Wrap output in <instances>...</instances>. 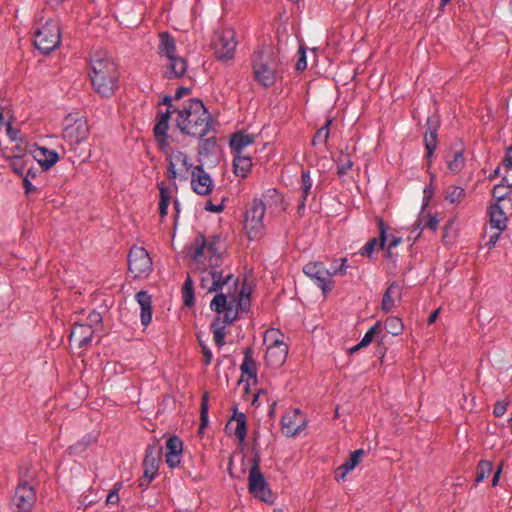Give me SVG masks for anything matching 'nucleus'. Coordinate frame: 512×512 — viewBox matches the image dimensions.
Wrapping results in <instances>:
<instances>
[{"label": "nucleus", "mask_w": 512, "mask_h": 512, "mask_svg": "<svg viewBox=\"0 0 512 512\" xmlns=\"http://www.w3.org/2000/svg\"><path fill=\"white\" fill-rule=\"evenodd\" d=\"M219 238L207 242L203 235L196 236L192 258L201 269V284L208 291H219L210 303L211 310L224 313L222 323L217 317L211 324L213 340L221 348L225 345V328L232 324L239 312H247L250 306L249 292H238V279L221 268L223 258L219 251Z\"/></svg>", "instance_id": "f257e3e1"}, {"label": "nucleus", "mask_w": 512, "mask_h": 512, "mask_svg": "<svg viewBox=\"0 0 512 512\" xmlns=\"http://www.w3.org/2000/svg\"><path fill=\"white\" fill-rule=\"evenodd\" d=\"M174 122L181 133L196 137H205L212 125L209 112L198 98H191L177 108H173Z\"/></svg>", "instance_id": "f03ea898"}, {"label": "nucleus", "mask_w": 512, "mask_h": 512, "mask_svg": "<svg viewBox=\"0 0 512 512\" xmlns=\"http://www.w3.org/2000/svg\"><path fill=\"white\" fill-rule=\"evenodd\" d=\"M89 77L93 90L101 97L113 96L118 88V69L106 52L98 51L90 56Z\"/></svg>", "instance_id": "7ed1b4c3"}, {"label": "nucleus", "mask_w": 512, "mask_h": 512, "mask_svg": "<svg viewBox=\"0 0 512 512\" xmlns=\"http://www.w3.org/2000/svg\"><path fill=\"white\" fill-rule=\"evenodd\" d=\"M282 197L276 189H268L261 199H254L246 209L244 217V230L250 240H260L266 232L264 215L267 208L273 203L281 202Z\"/></svg>", "instance_id": "20e7f679"}, {"label": "nucleus", "mask_w": 512, "mask_h": 512, "mask_svg": "<svg viewBox=\"0 0 512 512\" xmlns=\"http://www.w3.org/2000/svg\"><path fill=\"white\" fill-rule=\"evenodd\" d=\"M251 62L255 81L263 87L274 85L278 63L273 50L266 47L255 51Z\"/></svg>", "instance_id": "39448f33"}, {"label": "nucleus", "mask_w": 512, "mask_h": 512, "mask_svg": "<svg viewBox=\"0 0 512 512\" xmlns=\"http://www.w3.org/2000/svg\"><path fill=\"white\" fill-rule=\"evenodd\" d=\"M158 51L160 56L167 60L163 71L166 79L172 80L184 76L187 71V62L183 57L176 55L175 40L166 32L159 34Z\"/></svg>", "instance_id": "423d86ee"}, {"label": "nucleus", "mask_w": 512, "mask_h": 512, "mask_svg": "<svg viewBox=\"0 0 512 512\" xmlns=\"http://www.w3.org/2000/svg\"><path fill=\"white\" fill-rule=\"evenodd\" d=\"M161 152L165 155V159L168 162L167 178L171 181L176 179L187 181L195 167L192 158L186 153L170 146L161 150Z\"/></svg>", "instance_id": "0eeeda50"}, {"label": "nucleus", "mask_w": 512, "mask_h": 512, "mask_svg": "<svg viewBox=\"0 0 512 512\" xmlns=\"http://www.w3.org/2000/svg\"><path fill=\"white\" fill-rule=\"evenodd\" d=\"M60 40V27L56 20L49 19L35 30V47L44 54H47L57 48L60 44Z\"/></svg>", "instance_id": "6e6552de"}, {"label": "nucleus", "mask_w": 512, "mask_h": 512, "mask_svg": "<svg viewBox=\"0 0 512 512\" xmlns=\"http://www.w3.org/2000/svg\"><path fill=\"white\" fill-rule=\"evenodd\" d=\"M280 332L277 329H269L265 332L264 341L270 344L266 351V363L272 367L281 366L287 358L288 346L279 339Z\"/></svg>", "instance_id": "1a4fd4ad"}, {"label": "nucleus", "mask_w": 512, "mask_h": 512, "mask_svg": "<svg viewBox=\"0 0 512 512\" xmlns=\"http://www.w3.org/2000/svg\"><path fill=\"white\" fill-rule=\"evenodd\" d=\"M63 139L71 148L85 141L89 135L88 122L84 117L69 115L64 120Z\"/></svg>", "instance_id": "9d476101"}, {"label": "nucleus", "mask_w": 512, "mask_h": 512, "mask_svg": "<svg viewBox=\"0 0 512 512\" xmlns=\"http://www.w3.org/2000/svg\"><path fill=\"white\" fill-rule=\"evenodd\" d=\"M128 267L134 278H146L152 272V259L148 251L140 246H133L128 257Z\"/></svg>", "instance_id": "9b49d317"}, {"label": "nucleus", "mask_w": 512, "mask_h": 512, "mask_svg": "<svg viewBox=\"0 0 512 512\" xmlns=\"http://www.w3.org/2000/svg\"><path fill=\"white\" fill-rule=\"evenodd\" d=\"M248 490L255 498L266 502H273V494L269 485L260 471L259 463L255 461L249 470Z\"/></svg>", "instance_id": "f8f14e48"}, {"label": "nucleus", "mask_w": 512, "mask_h": 512, "mask_svg": "<svg viewBox=\"0 0 512 512\" xmlns=\"http://www.w3.org/2000/svg\"><path fill=\"white\" fill-rule=\"evenodd\" d=\"M236 33L231 28H225L216 34L212 47L215 57L219 61H228L234 58L237 42Z\"/></svg>", "instance_id": "ddd939ff"}, {"label": "nucleus", "mask_w": 512, "mask_h": 512, "mask_svg": "<svg viewBox=\"0 0 512 512\" xmlns=\"http://www.w3.org/2000/svg\"><path fill=\"white\" fill-rule=\"evenodd\" d=\"M303 272L314 281L324 295L330 292L335 285V281L330 276V270L322 262H308L303 267Z\"/></svg>", "instance_id": "4468645a"}, {"label": "nucleus", "mask_w": 512, "mask_h": 512, "mask_svg": "<svg viewBox=\"0 0 512 512\" xmlns=\"http://www.w3.org/2000/svg\"><path fill=\"white\" fill-rule=\"evenodd\" d=\"M36 502L34 487L27 481H20L12 497L14 512H29Z\"/></svg>", "instance_id": "2eb2a0df"}, {"label": "nucleus", "mask_w": 512, "mask_h": 512, "mask_svg": "<svg viewBox=\"0 0 512 512\" xmlns=\"http://www.w3.org/2000/svg\"><path fill=\"white\" fill-rule=\"evenodd\" d=\"M281 432L286 437H295L307 426L306 415L298 408L287 410L281 418Z\"/></svg>", "instance_id": "dca6fc26"}, {"label": "nucleus", "mask_w": 512, "mask_h": 512, "mask_svg": "<svg viewBox=\"0 0 512 512\" xmlns=\"http://www.w3.org/2000/svg\"><path fill=\"white\" fill-rule=\"evenodd\" d=\"M172 106L167 108L166 112H160L157 116V122L154 126V135L160 150H163L169 147L168 142V128H169V119L172 117L174 119V112L171 110Z\"/></svg>", "instance_id": "f3484780"}, {"label": "nucleus", "mask_w": 512, "mask_h": 512, "mask_svg": "<svg viewBox=\"0 0 512 512\" xmlns=\"http://www.w3.org/2000/svg\"><path fill=\"white\" fill-rule=\"evenodd\" d=\"M191 186L195 193L207 195L213 189V181L202 166H195L191 172Z\"/></svg>", "instance_id": "a211bd4d"}, {"label": "nucleus", "mask_w": 512, "mask_h": 512, "mask_svg": "<svg viewBox=\"0 0 512 512\" xmlns=\"http://www.w3.org/2000/svg\"><path fill=\"white\" fill-rule=\"evenodd\" d=\"M183 442L178 436H171L166 441V463L170 468L180 465L182 459Z\"/></svg>", "instance_id": "6ab92c4d"}, {"label": "nucleus", "mask_w": 512, "mask_h": 512, "mask_svg": "<svg viewBox=\"0 0 512 512\" xmlns=\"http://www.w3.org/2000/svg\"><path fill=\"white\" fill-rule=\"evenodd\" d=\"M94 330L91 325L75 323L70 333V341L79 347H85L93 338Z\"/></svg>", "instance_id": "aec40b11"}, {"label": "nucleus", "mask_w": 512, "mask_h": 512, "mask_svg": "<svg viewBox=\"0 0 512 512\" xmlns=\"http://www.w3.org/2000/svg\"><path fill=\"white\" fill-rule=\"evenodd\" d=\"M140 306V320L143 326H148L152 321V300L147 291L141 290L135 295Z\"/></svg>", "instance_id": "412c9836"}, {"label": "nucleus", "mask_w": 512, "mask_h": 512, "mask_svg": "<svg viewBox=\"0 0 512 512\" xmlns=\"http://www.w3.org/2000/svg\"><path fill=\"white\" fill-rule=\"evenodd\" d=\"M33 157L45 170L51 168L59 160L58 153L55 150L40 146L33 150Z\"/></svg>", "instance_id": "4be33fe9"}, {"label": "nucleus", "mask_w": 512, "mask_h": 512, "mask_svg": "<svg viewBox=\"0 0 512 512\" xmlns=\"http://www.w3.org/2000/svg\"><path fill=\"white\" fill-rule=\"evenodd\" d=\"M255 142V136L245 133H235L230 139V149L233 155L246 154L245 149Z\"/></svg>", "instance_id": "5701e85b"}, {"label": "nucleus", "mask_w": 512, "mask_h": 512, "mask_svg": "<svg viewBox=\"0 0 512 512\" xmlns=\"http://www.w3.org/2000/svg\"><path fill=\"white\" fill-rule=\"evenodd\" d=\"M364 454L365 451L363 449H358L352 452L350 457L337 468L335 473L336 480H344L346 475L360 463Z\"/></svg>", "instance_id": "b1692460"}, {"label": "nucleus", "mask_w": 512, "mask_h": 512, "mask_svg": "<svg viewBox=\"0 0 512 512\" xmlns=\"http://www.w3.org/2000/svg\"><path fill=\"white\" fill-rule=\"evenodd\" d=\"M401 299V290L400 287L396 283H392L389 285V287L386 289L381 303V308L384 312L388 313L392 311L396 304Z\"/></svg>", "instance_id": "393cba45"}, {"label": "nucleus", "mask_w": 512, "mask_h": 512, "mask_svg": "<svg viewBox=\"0 0 512 512\" xmlns=\"http://www.w3.org/2000/svg\"><path fill=\"white\" fill-rule=\"evenodd\" d=\"M488 214L492 228L502 231L507 227V217L498 202L489 206Z\"/></svg>", "instance_id": "a878e982"}, {"label": "nucleus", "mask_w": 512, "mask_h": 512, "mask_svg": "<svg viewBox=\"0 0 512 512\" xmlns=\"http://www.w3.org/2000/svg\"><path fill=\"white\" fill-rule=\"evenodd\" d=\"M464 149L462 147L449 152L445 156V162L450 172L458 174L465 166Z\"/></svg>", "instance_id": "bb28decb"}, {"label": "nucleus", "mask_w": 512, "mask_h": 512, "mask_svg": "<svg viewBox=\"0 0 512 512\" xmlns=\"http://www.w3.org/2000/svg\"><path fill=\"white\" fill-rule=\"evenodd\" d=\"M226 429L233 430V434L240 443L246 438V417L243 413L235 414L228 422Z\"/></svg>", "instance_id": "cd10ccee"}, {"label": "nucleus", "mask_w": 512, "mask_h": 512, "mask_svg": "<svg viewBox=\"0 0 512 512\" xmlns=\"http://www.w3.org/2000/svg\"><path fill=\"white\" fill-rule=\"evenodd\" d=\"M234 173L238 177H246L252 167V158L249 154L233 155Z\"/></svg>", "instance_id": "c85d7f7f"}, {"label": "nucleus", "mask_w": 512, "mask_h": 512, "mask_svg": "<svg viewBox=\"0 0 512 512\" xmlns=\"http://www.w3.org/2000/svg\"><path fill=\"white\" fill-rule=\"evenodd\" d=\"M144 474L155 477L159 468V458L154 454V447L146 449L143 461Z\"/></svg>", "instance_id": "c756f323"}, {"label": "nucleus", "mask_w": 512, "mask_h": 512, "mask_svg": "<svg viewBox=\"0 0 512 512\" xmlns=\"http://www.w3.org/2000/svg\"><path fill=\"white\" fill-rule=\"evenodd\" d=\"M313 186V181L310 177L309 171H303L301 175V200L298 205V212H301L305 209V202L308 198V196L311 193V188Z\"/></svg>", "instance_id": "7c9ffc66"}, {"label": "nucleus", "mask_w": 512, "mask_h": 512, "mask_svg": "<svg viewBox=\"0 0 512 512\" xmlns=\"http://www.w3.org/2000/svg\"><path fill=\"white\" fill-rule=\"evenodd\" d=\"M240 369L243 374L247 375L249 378H255L257 373L256 362L252 358V350L251 348H246L244 351V359L240 366Z\"/></svg>", "instance_id": "2f4dec72"}, {"label": "nucleus", "mask_w": 512, "mask_h": 512, "mask_svg": "<svg viewBox=\"0 0 512 512\" xmlns=\"http://www.w3.org/2000/svg\"><path fill=\"white\" fill-rule=\"evenodd\" d=\"M337 174L344 177L353 167L352 157L348 152L341 151L336 160Z\"/></svg>", "instance_id": "473e14b6"}, {"label": "nucleus", "mask_w": 512, "mask_h": 512, "mask_svg": "<svg viewBox=\"0 0 512 512\" xmlns=\"http://www.w3.org/2000/svg\"><path fill=\"white\" fill-rule=\"evenodd\" d=\"M381 329H382L381 323L377 322L365 333V335L363 336V338L357 345L350 348V353H355L358 350H360L361 348L368 346L373 341L376 334L380 333Z\"/></svg>", "instance_id": "72a5a7b5"}, {"label": "nucleus", "mask_w": 512, "mask_h": 512, "mask_svg": "<svg viewBox=\"0 0 512 512\" xmlns=\"http://www.w3.org/2000/svg\"><path fill=\"white\" fill-rule=\"evenodd\" d=\"M158 188L160 191L159 213L160 216L163 218L167 215L168 212V207L171 199V192L167 187H165L163 182L158 184Z\"/></svg>", "instance_id": "f704fd0d"}, {"label": "nucleus", "mask_w": 512, "mask_h": 512, "mask_svg": "<svg viewBox=\"0 0 512 512\" xmlns=\"http://www.w3.org/2000/svg\"><path fill=\"white\" fill-rule=\"evenodd\" d=\"M182 298L186 306L190 307L194 304V288L191 277H187L182 287Z\"/></svg>", "instance_id": "c9c22d12"}, {"label": "nucleus", "mask_w": 512, "mask_h": 512, "mask_svg": "<svg viewBox=\"0 0 512 512\" xmlns=\"http://www.w3.org/2000/svg\"><path fill=\"white\" fill-rule=\"evenodd\" d=\"M426 158L430 159L437 148V132L436 130H429L424 137Z\"/></svg>", "instance_id": "e433bc0d"}, {"label": "nucleus", "mask_w": 512, "mask_h": 512, "mask_svg": "<svg viewBox=\"0 0 512 512\" xmlns=\"http://www.w3.org/2000/svg\"><path fill=\"white\" fill-rule=\"evenodd\" d=\"M403 328H404L403 323H402L401 319L398 317L391 316V317H388L385 321L386 331L394 336L400 335L403 331Z\"/></svg>", "instance_id": "4c0bfd02"}, {"label": "nucleus", "mask_w": 512, "mask_h": 512, "mask_svg": "<svg viewBox=\"0 0 512 512\" xmlns=\"http://www.w3.org/2000/svg\"><path fill=\"white\" fill-rule=\"evenodd\" d=\"M332 123V119H328L324 126H322L320 129L317 130L314 138H313V145L317 144H326L329 135H330V125Z\"/></svg>", "instance_id": "58836bf2"}, {"label": "nucleus", "mask_w": 512, "mask_h": 512, "mask_svg": "<svg viewBox=\"0 0 512 512\" xmlns=\"http://www.w3.org/2000/svg\"><path fill=\"white\" fill-rule=\"evenodd\" d=\"M512 187V183L509 182L507 177L503 178V183L496 185L493 190L492 194L493 197L496 198L498 201L503 200L506 195L508 194L509 188Z\"/></svg>", "instance_id": "ea45409f"}, {"label": "nucleus", "mask_w": 512, "mask_h": 512, "mask_svg": "<svg viewBox=\"0 0 512 512\" xmlns=\"http://www.w3.org/2000/svg\"><path fill=\"white\" fill-rule=\"evenodd\" d=\"M348 260L347 258H341L339 260H334L330 270L331 278L336 275H345L348 268Z\"/></svg>", "instance_id": "a19ab883"}, {"label": "nucleus", "mask_w": 512, "mask_h": 512, "mask_svg": "<svg viewBox=\"0 0 512 512\" xmlns=\"http://www.w3.org/2000/svg\"><path fill=\"white\" fill-rule=\"evenodd\" d=\"M465 196V190L460 186H452L448 189L446 194V200L450 203H458Z\"/></svg>", "instance_id": "79ce46f5"}, {"label": "nucleus", "mask_w": 512, "mask_h": 512, "mask_svg": "<svg viewBox=\"0 0 512 512\" xmlns=\"http://www.w3.org/2000/svg\"><path fill=\"white\" fill-rule=\"evenodd\" d=\"M492 471V465L488 461H480L477 467V473L475 477V482L480 483L482 482L486 477L490 475Z\"/></svg>", "instance_id": "37998d69"}, {"label": "nucleus", "mask_w": 512, "mask_h": 512, "mask_svg": "<svg viewBox=\"0 0 512 512\" xmlns=\"http://www.w3.org/2000/svg\"><path fill=\"white\" fill-rule=\"evenodd\" d=\"M439 220L436 216H422L419 219V223L417 225L418 228L421 227V229H429L433 232H435L438 229Z\"/></svg>", "instance_id": "c03bdc74"}, {"label": "nucleus", "mask_w": 512, "mask_h": 512, "mask_svg": "<svg viewBox=\"0 0 512 512\" xmlns=\"http://www.w3.org/2000/svg\"><path fill=\"white\" fill-rule=\"evenodd\" d=\"M122 487V483L117 482L114 484L113 489L108 493L106 498L107 505H116L120 501L119 491Z\"/></svg>", "instance_id": "a18cd8bd"}, {"label": "nucleus", "mask_w": 512, "mask_h": 512, "mask_svg": "<svg viewBox=\"0 0 512 512\" xmlns=\"http://www.w3.org/2000/svg\"><path fill=\"white\" fill-rule=\"evenodd\" d=\"M25 166V161L20 157L13 158L9 163V167L12 169V171L19 176L24 175Z\"/></svg>", "instance_id": "49530a36"}, {"label": "nucleus", "mask_w": 512, "mask_h": 512, "mask_svg": "<svg viewBox=\"0 0 512 512\" xmlns=\"http://www.w3.org/2000/svg\"><path fill=\"white\" fill-rule=\"evenodd\" d=\"M201 428H204L208 423V394L205 393L201 400Z\"/></svg>", "instance_id": "de8ad7c7"}, {"label": "nucleus", "mask_w": 512, "mask_h": 512, "mask_svg": "<svg viewBox=\"0 0 512 512\" xmlns=\"http://www.w3.org/2000/svg\"><path fill=\"white\" fill-rule=\"evenodd\" d=\"M307 68L306 50L304 47H300L298 50V60L296 63L297 71H304Z\"/></svg>", "instance_id": "09e8293b"}, {"label": "nucleus", "mask_w": 512, "mask_h": 512, "mask_svg": "<svg viewBox=\"0 0 512 512\" xmlns=\"http://www.w3.org/2000/svg\"><path fill=\"white\" fill-rule=\"evenodd\" d=\"M378 244V240L376 238L370 239L362 248L361 254L371 257L373 254L375 247Z\"/></svg>", "instance_id": "8fccbe9b"}, {"label": "nucleus", "mask_w": 512, "mask_h": 512, "mask_svg": "<svg viewBox=\"0 0 512 512\" xmlns=\"http://www.w3.org/2000/svg\"><path fill=\"white\" fill-rule=\"evenodd\" d=\"M378 227H379V245L382 249H384L386 240H387V234H386V228L384 225V222L382 219H378Z\"/></svg>", "instance_id": "3c124183"}, {"label": "nucleus", "mask_w": 512, "mask_h": 512, "mask_svg": "<svg viewBox=\"0 0 512 512\" xmlns=\"http://www.w3.org/2000/svg\"><path fill=\"white\" fill-rule=\"evenodd\" d=\"M507 402L506 401H497L493 408V414L496 417H501L505 414L507 410Z\"/></svg>", "instance_id": "603ef678"}, {"label": "nucleus", "mask_w": 512, "mask_h": 512, "mask_svg": "<svg viewBox=\"0 0 512 512\" xmlns=\"http://www.w3.org/2000/svg\"><path fill=\"white\" fill-rule=\"evenodd\" d=\"M87 323H85L86 325H91V327L93 328V325L95 324H99L101 321H102V316L99 312L97 311H92L89 313L88 317H87Z\"/></svg>", "instance_id": "864d4df0"}, {"label": "nucleus", "mask_w": 512, "mask_h": 512, "mask_svg": "<svg viewBox=\"0 0 512 512\" xmlns=\"http://www.w3.org/2000/svg\"><path fill=\"white\" fill-rule=\"evenodd\" d=\"M402 242V238L398 236H391V239L387 245V256L392 257L391 250L397 247Z\"/></svg>", "instance_id": "5fc2aeb1"}, {"label": "nucleus", "mask_w": 512, "mask_h": 512, "mask_svg": "<svg viewBox=\"0 0 512 512\" xmlns=\"http://www.w3.org/2000/svg\"><path fill=\"white\" fill-rule=\"evenodd\" d=\"M201 351L204 357L203 362L206 366H208L212 361L213 354L207 345H202Z\"/></svg>", "instance_id": "6e6d98bb"}, {"label": "nucleus", "mask_w": 512, "mask_h": 512, "mask_svg": "<svg viewBox=\"0 0 512 512\" xmlns=\"http://www.w3.org/2000/svg\"><path fill=\"white\" fill-rule=\"evenodd\" d=\"M6 132L12 141H16L18 139L19 131L17 129H14L10 122L6 123Z\"/></svg>", "instance_id": "4d7b16f0"}, {"label": "nucleus", "mask_w": 512, "mask_h": 512, "mask_svg": "<svg viewBox=\"0 0 512 512\" xmlns=\"http://www.w3.org/2000/svg\"><path fill=\"white\" fill-rule=\"evenodd\" d=\"M503 164L506 168H512V146L507 148Z\"/></svg>", "instance_id": "13d9d810"}, {"label": "nucleus", "mask_w": 512, "mask_h": 512, "mask_svg": "<svg viewBox=\"0 0 512 512\" xmlns=\"http://www.w3.org/2000/svg\"><path fill=\"white\" fill-rule=\"evenodd\" d=\"M23 187L26 195L36 191V187L31 183V180L27 179V177H23Z\"/></svg>", "instance_id": "bf43d9fd"}, {"label": "nucleus", "mask_w": 512, "mask_h": 512, "mask_svg": "<svg viewBox=\"0 0 512 512\" xmlns=\"http://www.w3.org/2000/svg\"><path fill=\"white\" fill-rule=\"evenodd\" d=\"M204 207H205V210L210 211V212H215V213L221 212L223 210L222 204L215 205L211 201H207L205 203Z\"/></svg>", "instance_id": "052dcab7"}, {"label": "nucleus", "mask_w": 512, "mask_h": 512, "mask_svg": "<svg viewBox=\"0 0 512 512\" xmlns=\"http://www.w3.org/2000/svg\"><path fill=\"white\" fill-rule=\"evenodd\" d=\"M154 477L143 474V476L139 479V486L143 489L147 488Z\"/></svg>", "instance_id": "680f3d73"}, {"label": "nucleus", "mask_w": 512, "mask_h": 512, "mask_svg": "<svg viewBox=\"0 0 512 512\" xmlns=\"http://www.w3.org/2000/svg\"><path fill=\"white\" fill-rule=\"evenodd\" d=\"M190 93V89L189 88H186V87H179L176 92H175V95H174V99L176 100H179L180 98H182L184 95H187Z\"/></svg>", "instance_id": "e2e57ef3"}, {"label": "nucleus", "mask_w": 512, "mask_h": 512, "mask_svg": "<svg viewBox=\"0 0 512 512\" xmlns=\"http://www.w3.org/2000/svg\"><path fill=\"white\" fill-rule=\"evenodd\" d=\"M499 236H500V233H499V232H498V233H495L494 235H491V236H490V239H489V241H488V243H487V245L489 246V248H492V247L496 244V242H497V241H498V239H499Z\"/></svg>", "instance_id": "0e129e2a"}, {"label": "nucleus", "mask_w": 512, "mask_h": 512, "mask_svg": "<svg viewBox=\"0 0 512 512\" xmlns=\"http://www.w3.org/2000/svg\"><path fill=\"white\" fill-rule=\"evenodd\" d=\"M172 100H173V98H172V97H170V96H165V97L163 98L162 103H163V104H165V105H167V106H168L167 108H169L170 106H172L171 110H173V108H177L178 106H176V105L172 104Z\"/></svg>", "instance_id": "69168bd1"}, {"label": "nucleus", "mask_w": 512, "mask_h": 512, "mask_svg": "<svg viewBox=\"0 0 512 512\" xmlns=\"http://www.w3.org/2000/svg\"><path fill=\"white\" fill-rule=\"evenodd\" d=\"M438 315H439V309H436V310H435V311H433V312L431 313V315L429 316V318H428V324H429V325L433 324V323L436 321V319H437Z\"/></svg>", "instance_id": "338daca9"}, {"label": "nucleus", "mask_w": 512, "mask_h": 512, "mask_svg": "<svg viewBox=\"0 0 512 512\" xmlns=\"http://www.w3.org/2000/svg\"><path fill=\"white\" fill-rule=\"evenodd\" d=\"M36 176V173L33 172L31 169H28L26 172H24V175L22 177H27V179L31 180Z\"/></svg>", "instance_id": "774afa93"}]
</instances>
